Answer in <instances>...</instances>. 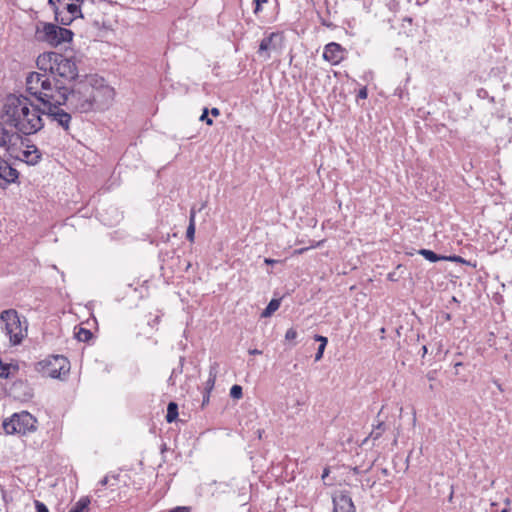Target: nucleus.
I'll return each mask as SVG.
<instances>
[{
    "mask_svg": "<svg viewBox=\"0 0 512 512\" xmlns=\"http://www.w3.org/2000/svg\"><path fill=\"white\" fill-rule=\"evenodd\" d=\"M279 260H275V259H272V258H265L264 259V263L267 264V265H274L276 263H278Z\"/></svg>",
    "mask_w": 512,
    "mask_h": 512,
    "instance_id": "79ce46f5",
    "label": "nucleus"
},
{
    "mask_svg": "<svg viewBox=\"0 0 512 512\" xmlns=\"http://www.w3.org/2000/svg\"><path fill=\"white\" fill-rule=\"evenodd\" d=\"M496 384H497V388H498L499 390H502L501 385H500V384H498V383H496Z\"/></svg>",
    "mask_w": 512,
    "mask_h": 512,
    "instance_id": "6e6d98bb",
    "label": "nucleus"
},
{
    "mask_svg": "<svg viewBox=\"0 0 512 512\" xmlns=\"http://www.w3.org/2000/svg\"><path fill=\"white\" fill-rule=\"evenodd\" d=\"M183 361H184V358H180V369H179V373H181V372H182Z\"/></svg>",
    "mask_w": 512,
    "mask_h": 512,
    "instance_id": "603ef678",
    "label": "nucleus"
},
{
    "mask_svg": "<svg viewBox=\"0 0 512 512\" xmlns=\"http://www.w3.org/2000/svg\"><path fill=\"white\" fill-rule=\"evenodd\" d=\"M208 115H209V110L207 108H204L203 112L200 116V120L205 122L207 125H212L213 120Z\"/></svg>",
    "mask_w": 512,
    "mask_h": 512,
    "instance_id": "2f4dec72",
    "label": "nucleus"
},
{
    "mask_svg": "<svg viewBox=\"0 0 512 512\" xmlns=\"http://www.w3.org/2000/svg\"><path fill=\"white\" fill-rule=\"evenodd\" d=\"M48 3L52 7L54 13H56V8L63 9V3H66V0H48Z\"/></svg>",
    "mask_w": 512,
    "mask_h": 512,
    "instance_id": "7c9ffc66",
    "label": "nucleus"
},
{
    "mask_svg": "<svg viewBox=\"0 0 512 512\" xmlns=\"http://www.w3.org/2000/svg\"><path fill=\"white\" fill-rule=\"evenodd\" d=\"M36 418L29 412L15 413L10 419L3 421V429L7 434H27L36 430Z\"/></svg>",
    "mask_w": 512,
    "mask_h": 512,
    "instance_id": "423d86ee",
    "label": "nucleus"
},
{
    "mask_svg": "<svg viewBox=\"0 0 512 512\" xmlns=\"http://www.w3.org/2000/svg\"><path fill=\"white\" fill-rule=\"evenodd\" d=\"M461 366H463V363L460 361L454 363V368L456 369V374H458V368H460Z\"/></svg>",
    "mask_w": 512,
    "mask_h": 512,
    "instance_id": "de8ad7c7",
    "label": "nucleus"
},
{
    "mask_svg": "<svg viewBox=\"0 0 512 512\" xmlns=\"http://www.w3.org/2000/svg\"><path fill=\"white\" fill-rule=\"evenodd\" d=\"M175 373H176V369H173L172 374H171V376L169 377V382H170V383H172V384H174V382L172 381V379H173V376H174V374H175Z\"/></svg>",
    "mask_w": 512,
    "mask_h": 512,
    "instance_id": "8fccbe9b",
    "label": "nucleus"
},
{
    "mask_svg": "<svg viewBox=\"0 0 512 512\" xmlns=\"http://www.w3.org/2000/svg\"><path fill=\"white\" fill-rule=\"evenodd\" d=\"M230 396L233 399H240L243 396V389L240 385L235 384L230 389Z\"/></svg>",
    "mask_w": 512,
    "mask_h": 512,
    "instance_id": "c756f323",
    "label": "nucleus"
},
{
    "mask_svg": "<svg viewBox=\"0 0 512 512\" xmlns=\"http://www.w3.org/2000/svg\"><path fill=\"white\" fill-rule=\"evenodd\" d=\"M268 0H254V4H255V8H254V13L257 14L261 11V5L263 3H266Z\"/></svg>",
    "mask_w": 512,
    "mask_h": 512,
    "instance_id": "58836bf2",
    "label": "nucleus"
},
{
    "mask_svg": "<svg viewBox=\"0 0 512 512\" xmlns=\"http://www.w3.org/2000/svg\"><path fill=\"white\" fill-rule=\"evenodd\" d=\"M196 213H197V210L195 209V207H192L190 209V214H189V225L187 227V230H186V238L187 240L189 241H194V237H195V227H196V224H195V218H196Z\"/></svg>",
    "mask_w": 512,
    "mask_h": 512,
    "instance_id": "a211bd4d",
    "label": "nucleus"
},
{
    "mask_svg": "<svg viewBox=\"0 0 512 512\" xmlns=\"http://www.w3.org/2000/svg\"><path fill=\"white\" fill-rule=\"evenodd\" d=\"M368 97L367 87H362L357 93V99H366Z\"/></svg>",
    "mask_w": 512,
    "mask_h": 512,
    "instance_id": "e433bc0d",
    "label": "nucleus"
},
{
    "mask_svg": "<svg viewBox=\"0 0 512 512\" xmlns=\"http://www.w3.org/2000/svg\"><path fill=\"white\" fill-rule=\"evenodd\" d=\"M159 321H160V317L159 316H155L152 320L148 321V324L151 327H155V326H157L159 324Z\"/></svg>",
    "mask_w": 512,
    "mask_h": 512,
    "instance_id": "ea45409f",
    "label": "nucleus"
},
{
    "mask_svg": "<svg viewBox=\"0 0 512 512\" xmlns=\"http://www.w3.org/2000/svg\"><path fill=\"white\" fill-rule=\"evenodd\" d=\"M314 340L316 342H320V345H323V347L326 348L327 343H328V339L326 337L317 334V335L314 336Z\"/></svg>",
    "mask_w": 512,
    "mask_h": 512,
    "instance_id": "c9c22d12",
    "label": "nucleus"
},
{
    "mask_svg": "<svg viewBox=\"0 0 512 512\" xmlns=\"http://www.w3.org/2000/svg\"><path fill=\"white\" fill-rule=\"evenodd\" d=\"M418 253L423 256L429 262L435 263L438 261L446 260V256L438 255L432 250L429 249H420Z\"/></svg>",
    "mask_w": 512,
    "mask_h": 512,
    "instance_id": "4be33fe9",
    "label": "nucleus"
},
{
    "mask_svg": "<svg viewBox=\"0 0 512 512\" xmlns=\"http://www.w3.org/2000/svg\"><path fill=\"white\" fill-rule=\"evenodd\" d=\"M445 261L457 262V263H465L466 261L458 255L446 256Z\"/></svg>",
    "mask_w": 512,
    "mask_h": 512,
    "instance_id": "f704fd0d",
    "label": "nucleus"
},
{
    "mask_svg": "<svg viewBox=\"0 0 512 512\" xmlns=\"http://www.w3.org/2000/svg\"><path fill=\"white\" fill-rule=\"evenodd\" d=\"M42 33V40L54 47L66 42H71L74 36L72 30L57 26L53 23H46Z\"/></svg>",
    "mask_w": 512,
    "mask_h": 512,
    "instance_id": "1a4fd4ad",
    "label": "nucleus"
},
{
    "mask_svg": "<svg viewBox=\"0 0 512 512\" xmlns=\"http://www.w3.org/2000/svg\"><path fill=\"white\" fill-rule=\"evenodd\" d=\"M249 354L250 355H260V354H262V351L258 350V349H250Z\"/></svg>",
    "mask_w": 512,
    "mask_h": 512,
    "instance_id": "c03bdc74",
    "label": "nucleus"
},
{
    "mask_svg": "<svg viewBox=\"0 0 512 512\" xmlns=\"http://www.w3.org/2000/svg\"><path fill=\"white\" fill-rule=\"evenodd\" d=\"M44 373L51 378H60L70 370V362L63 355H52L39 362Z\"/></svg>",
    "mask_w": 512,
    "mask_h": 512,
    "instance_id": "9d476101",
    "label": "nucleus"
},
{
    "mask_svg": "<svg viewBox=\"0 0 512 512\" xmlns=\"http://www.w3.org/2000/svg\"><path fill=\"white\" fill-rule=\"evenodd\" d=\"M343 47L336 43L330 42L324 47L323 58L332 65L339 64L343 59Z\"/></svg>",
    "mask_w": 512,
    "mask_h": 512,
    "instance_id": "ddd939ff",
    "label": "nucleus"
},
{
    "mask_svg": "<svg viewBox=\"0 0 512 512\" xmlns=\"http://www.w3.org/2000/svg\"><path fill=\"white\" fill-rule=\"evenodd\" d=\"M305 250H306V248H302V249L296 250V253L301 254V253H303Z\"/></svg>",
    "mask_w": 512,
    "mask_h": 512,
    "instance_id": "864d4df0",
    "label": "nucleus"
},
{
    "mask_svg": "<svg viewBox=\"0 0 512 512\" xmlns=\"http://www.w3.org/2000/svg\"><path fill=\"white\" fill-rule=\"evenodd\" d=\"M324 351H325V347H323V345H319L317 352L315 354V361H319L322 359Z\"/></svg>",
    "mask_w": 512,
    "mask_h": 512,
    "instance_id": "4c0bfd02",
    "label": "nucleus"
},
{
    "mask_svg": "<svg viewBox=\"0 0 512 512\" xmlns=\"http://www.w3.org/2000/svg\"><path fill=\"white\" fill-rule=\"evenodd\" d=\"M436 374L437 372L436 371H429L426 375V378L429 380V381H434L436 380Z\"/></svg>",
    "mask_w": 512,
    "mask_h": 512,
    "instance_id": "a19ab883",
    "label": "nucleus"
},
{
    "mask_svg": "<svg viewBox=\"0 0 512 512\" xmlns=\"http://www.w3.org/2000/svg\"><path fill=\"white\" fill-rule=\"evenodd\" d=\"M297 335H298V333H297V331L294 328H289L286 331L285 339L288 340V341H291V340L296 339Z\"/></svg>",
    "mask_w": 512,
    "mask_h": 512,
    "instance_id": "473e14b6",
    "label": "nucleus"
},
{
    "mask_svg": "<svg viewBox=\"0 0 512 512\" xmlns=\"http://www.w3.org/2000/svg\"><path fill=\"white\" fill-rule=\"evenodd\" d=\"M72 113L70 110H67L64 103L58 98L57 102L50 101L44 104L42 109V115H46L66 132L70 130Z\"/></svg>",
    "mask_w": 512,
    "mask_h": 512,
    "instance_id": "0eeeda50",
    "label": "nucleus"
},
{
    "mask_svg": "<svg viewBox=\"0 0 512 512\" xmlns=\"http://www.w3.org/2000/svg\"><path fill=\"white\" fill-rule=\"evenodd\" d=\"M209 394L210 393L205 392V394L203 395V405L209 402Z\"/></svg>",
    "mask_w": 512,
    "mask_h": 512,
    "instance_id": "49530a36",
    "label": "nucleus"
},
{
    "mask_svg": "<svg viewBox=\"0 0 512 512\" xmlns=\"http://www.w3.org/2000/svg\"><path fill=\"white\" fill-rule=\"evenodd\" d=\"M329 474V469H324L323 471V474H322V478L324 479L327 475Z\"/></svg>",
    "mask_w": 512,
    "mask_h": 512,
    "instance_id": "3c124183",
    "label": "nucleus"
},
{
    "mask_svg": "<svg viewBox=\"0 0 512 512\" xmlns=\"http://www.w3.org/2000/svg\"><path fill=\"white\" fill-rule=\"evenodd\" d=\"M63 12H66V14L71 15L74 19H76L78 16H81V9L80 6L75 3L66 2L63 3Z\"/></svg>",
    "mask_w": 512,
    "mask_h": 512,
    "instance_id": "5701e85b",
    "label": "nucleus"
},
{
    "mask_svg": "<svg viewBox=\"0 0 512 512\" xmlns=\"http://www.w3.org/2000/svg\"><path fill=\"white\" fill-rule=\"evenodd\" d=\"M333 512H356L349 492L340 491L333 497Z\"/></svg>",
    "mask_w": 512,
    "mask_h": 512,
    "instance_id": "f8f14e48",
    "label": "nucleus"
},
{
    "mask_svg": "<svg viewBox=\"0 0 512 512\" xmlns=\"http://www.w3.org/2000/svg\"><path fill=\"white\" fill-rule=\"evenodd\" d=\"M421 351H422V358L425 357V355L427 354L428 352V349H427V346L426 345H423L422 348H421Z\"/></svg>",
    "mask_w": 512,
    "mask_h": 512,
    "instance_id": "a18cd8bd",
    "label": "nucleus"
},
{
    "mask_svg": "<svg viewBox=\"0 0 512 512\" xmlns=\"http://www.w3.org/2000/svg\"><path fill=\"white\" fill-rule=\"evenodd\" d=\"M2 329L12 345H19L26 336L27 327L23 326L16 310H4L0 314Z\"/></svg>",
    "mask_w": 512,
    "mask_h": 512,
    "instance_id": "39448f33",
    "label": "nucleus"
},
{
    "mask_svg": "<svg viewBox=\"0 0 512 512\" xmlns=\"http://www.w3.org/2000/svg\"><path fill=\"white\" fill-rule=\"evenodd\" d=\"M93 334L89 329L79 327L75 332V337L78 341L88 342L92 338Z\"/></svg>",
    "mask_w": 512,
    "mask_h": 512,
    "instance_id": "bb28decb",
    "label": "nucleus"
},
{
    "mask_svg": "<svg viewBox=\"0 0 512 512\" xmlns=\"http://www.w3.org/2000/svg\"><path fill=\"white\" fill-rule=\"evenodd\" d=\"M281 299H271L266 308L262 311V317H269L280 307Z\"/></svg>",
    "mask_w": 512,
    "mask_h": 512,
    "instance_id": "393cba45",
    "label": "nucleus"
},
{
    "mask_svg": "<svg viewBox=\"0 0 512 512\" xmlns=\"http://www.w3.org/2000/svg\"><path fill=\"white\" fill-rule=\"evenodd\" d=\"M90 498L88 496L81 497L69 510V512H88Z\"/></svg>",
    "mask_w": 512,
    "mask_h": 512,
    "instance_id": "aec40b11",
    "label": "nucleus"
},
{
    "mask_svg": "<svg viewBox=\"0 0 512 512\" xmlns=\"http://www.w3.org/2000/svg\"><path fill=\"white\" fill-rule=\"evenodd\" d=\"M64 84L57 78H53L51 81L50 77L45 73H41L40 89L37 96V101L42 105L54 101L57 102V96L62 94Z\"/></svg>",
    "mask_w": 512,
    "mask_h": 512,
    "instance_id": "6e6552de",
    "label": "nucleus"
},
{
    "mask_svg": "<svg viewBox=\"0 0 512 512\" xmlns=\"http://www.w3.org/2000/svg\"><path fill=\"white\" fill-rule=\"evenodd\" d=\"M210 113H211L214 117H217V116H219V115H220V111H219V109H218V108H215V107L211 109Z\"/></svg>",
    "mask_w": 512,
    "mask_h": 512,
    "instance_id": "37998d69",
    "label": "nucleus"
},
{
    "mask_svg": "<svg viewBox=\"0 0 512 512\" xmlns=\"http://www.w3.org/2000/svg\"><path fill=\"white\" fill-rule=\"evenodd\" d=\"M3 125H5L3 122L0 123V148H5L11 142V139H18V133L8 131Z\"/></svg>",
    "mask_w": 512,
    "mask_h": 512,
    "instance_id": "dca6fc26",
    "label": "nucleus"
},
{
    "mask_svg": "<svg viewBox=\"0 0 512 512\" xmlns=\"http://www.w3.org/2000/svg\"><path fill=\"white\" fill-rule=\"evenodd\" d=\"M2 122L15 129L14 132L32 135L44 127L42 109L23 95L9 94L1 112Z\"/></svg>",
    "mask_w": 512,
    "mask_h": 512,
    "instance_id": "f257e3e1",
    "label": "nucleus"
},
{
    "mask_svg": "<svg viewBox=\"0 0 512 512\" xmlns=\"http://www.w3.org/2000/svg\"><path fill=\"white\" fill-rule=\"evenodd\" d=\"M55 14V20L60 23L61 25L68 26L70 25L74 18L71 17V15L66 14V12H63V10L56 8Z\"/></svg>",
    "mask_w": 512,
    "mask_h": 512,
    "instance_id": "b1692460",
    "label": "nucleus"
},
{
    "mask_svg": "<svg viewBox=\"0 0 512 512\" xmlns=\"http://www.w3.org/2000/svg\"><path fill=\"white\" fill-rule=\"evenodd\" d=\"M443 318H444V320H445V321H450V320H451V314H449V313H444V314H443Z\"/></svg>",
    "mask_w": 512,
    "mask_h": 512,
    "instance_id": "09e8293b",
    "label": "nucleus"
},
{
    "mask_svg": "<svg viewBox=\"0 0 512 512\" xmlns=\"http://www.w3.org/2000/svg\"><path fill=\"white\" fill-rule=\"evenodd\" d=\"M218 368H219V365L217 362H214L212 365H210L209 376H208V379L206 381V386H205V391L207 393H210L211 390L214 388L215 381H216L217 374H218Z\"/></svg>",
    "mask_w": 512,
    "mask_h": 512,
    "instance_id": "f3484780",
    "label": "nucleus"
},
{
    "mask_svg": "<svg viewBox=\"0 0 512 512\" xmlns=\"http://www.w3.org/2000/svg\"><path fill=\"white\" fill-rule=\"evenodd\" d=\"M386 430V425L383 421H378L376 425H374L373 430L369 434V436L364 440V443L368 441V439L378 440Z\"/></svg>",
    "mask_w": 512,
    "mask_h": 512,
    "instance_id": "412c9836",
    "label": "nucleus"
},
{
    "mask_svg": "<svg viewBox=\"0 0 512 512\" xmlns=\"http://www.w3.org/2000/svg\"><path fill=\"white\" fill-rule=\"evenodd\" d=\"M35 508L36 512H49L47 506L43 502L38 500L35 501Z\"/></svg>",
    "mask_w": 512,
    "mask_h": 512,
    "instance_id": "72a5a7b5",
    "label": "nucleus"
},
{
    "mask_svg": "<svg viewBox=\"0 0 512 512\" xmlns=\"http://www.w3.org/2000/svg\"><path fill=\"white\" fill-rule=\"evenodd\" d=\"M18 365L3 363L0 360V378H9L18 372Z\"/></svg>",
    "mask_w": 512,
    "mask_h": 512,
    "instance_id": "6ab92c4d",
    "label": "nucleus"
},
{
    "mask_svg": "<svg viewBox=\"0 0 512 512\" xmlns=\"http://www.w3.org/2000/svg\"><path fill=\"white\" fill-rule=\"evenodd\" d=\"M18 388H24V393H23L24 398L32 397L31 389L28 387V385L24 381H22V380L15 381L12 384L11 390L16 391Z\"/></svg>",
    "mask_w": 512,
    "mask_h": 512,
    "instance_id": "cd10ccee",
    "label": "nucleus"
},
{
    "mask_svg": "<svg viewBox=\"0 0 512 512\" xmlns=\"http://www.w3.org/2000/svg\"><path fill=\"white\" fill-rule=\"evenodd\" d=\"M278 37L277 33H270L265 36L259 45L258 54L265 55L266 58L270 57V50L276 49V45L273 43V39Z\"/></svg>",
    "mask_w": 512,
    "mask_h": 512,
    "instance_id": "2eb2a0df",
    "label": "nucleus"
},
{
    "mask_svg": "<svg viewBox=\"0 0 512 512\" xmlns=\"http://www.w3.org/2000/svg\"><path fill=\"white\" fill-rule=\"evenodd\" d=\"M36 65L39 70L49 72L55 78L62 81L74 83L80 80L77 59L75 56H68L57 52H45L37 57Z\"/></svg>",
    "mask_w": 512,
    "mask_h": 512,
    "instance_id": "7ed1b4c3",
    "label": "nucleus"
},
{
    "mask_svg": "<svg viewBox=\"0 0 512 512\" xmlns=\"http://www.w3.org/2000/svg\"><path fill=\"white\" fill-rule=\"evenodd\" d=\"M8 160L25 163L28 166H35L42 160V152L39 148L30 143V140L18 134V139H11L5 147Z\"/></svg>",
    "mask_w": 512,
    "mask_h": 512,
    "instance_id": "20e7f679",
    "label": "nucleus"
},
{
    "mask_svg": "<svg viewBox=\"0 0 512 512\" xmlns=\"http://www.w3.org/2000/svg\"><path fill=\"white\" fill-rule=\"evenodd\" d=\"M178 417V405L175 402H170L167 406L166 421L168 423L174 422Z\"/></svg>",
    "mask_w": 512,
    "mask_h": 512,
    "instance_id": "a878e982",
    "label": "nucleus"
},
{
    "mask_svg": "<svg viewBox=\"0 0 512 512\" xmlns=\"http://www.w3.org/2000/svg\"><path fill=\"white\" fill-rule=\"evenodd\" d=\"M90 76L84 75L70 87L64 86L62 94L58 95L67 110L74 113H88L94 110L96 89L90 81Z\"/></svg>",
    "mask_w": 512,
    "mask_h": 512,
    "instance_id": "f03ea898",
    "label": "nucleus"
},
{
    "mask_svg": "<svg viewBox=\"0 0 512 512\" xmlns=\"http://www.w3.org/2000/svg\"><path fill=\"white\" fill-rule=\"evenodd\" d=\"M118 477L119 475L117 474H112V475H106L105 477H103V479H101L99 481V485L102 486V487H105L107 486L109 483H110V480L112 479L114 481V483H111V485H116L117 481H118Z\"/></svg>",
    "mask_w": 512,
    "mask_h": 512,
    "instance_id": "c85d7f7f",
    "label": "nucleus"
},
{
    "mask_svg": "<svg viewBox=\"0 0 512 512\" xmlns=\"http://www.w3.org/2000/svg\"><path fill=\"white\" fill-rule=\"evenodd\" d=\"M41 73L30 72L26 77V91L37 99L40 89Z\"/></svg>",
    "mask_w": 512,
    "mask_h": 512,
    "instance_id": "4468645a",
    "label": "nucleus"
},
{
    "mask_svg": "<svg viewBox=\"0 0 512 512\" xmlns=\"http://www.w3.org/2000/svg\"><path fill=\"white\" fill-rule=\"evenodd\" d=\"M388 279H390V280H392V281H393V280H394V274L390 273V274L388 275Z\"/></svg>",
    "mask_w": 512,
    "mask_h": 512,
    "instance_id": "5fc2aeb1",
    "label": "nucleus"
},
{
    "mask_svg": "<svg viewBox=\"0 0 512 512\" xmlns=\"http://www.w3.org/2000/svg\"><path fill=\"white\" fill-rule=\"evenodd\" d=\"M19 172L9 163L8 158L0 156V188L6 189L9 185L18 183Z\"/></svg>",
    "mask_w": 512,
    "mask_h": 512,
    "instance_id": "9b49d317",
    "label": "nucleus"
}]
</instances>
